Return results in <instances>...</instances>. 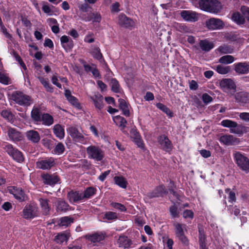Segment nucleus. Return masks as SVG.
<instances>
[{
	"mask_svg": "<svg viewBox=\"0 0 249 249\" xmlns=\"http://www.w3.org/2000/svg\"><path fill=\"white\" fill-rule=\"evenodd\" d=\"M168 193L167 190L163 184L157 186L152 192L146 194V197L152 199L156 197H163Z\"/></svg>",
	"mask_w": 249,
	"mask_h": 249,
	"instance_id": "obj_8",
	"label": "nucleus"
},
{
	"mask_svg": "<svg viewBox=\"0 0 249 249\" xmlns=\"http://www.w3.org/2000/svg\"><path fill=\"white\" fill-rule=\"evenodd\" d=\"M158 142L160 145V148L164 151L170 153L172 150L173 145L172 142L168 137L165 135H161L157 138Z\"/></svg>",
	"mask_w": 249,
	"mask_h": 249,
	"instance_id": "obj_7",
	"label": "nucleus"
},
{
	"mask_svg": "<svg viewBox=\"0 0 249 249\" xmlns=\"http://www.w3.org/2000/svg\"><path fill=\"white\" fill-rule=\"evenodd\" d=\"M23 218L28 219H33L37 216L38 208L35 205L29 204L26 205L23 210Z\"/></svg>",
	"mask_w": 249,
	"mask_h": 249,
	"instance_id": "obj_9",
	"label": "nucleus"
},
{
	"mask_svg": "<svg viewBox=\"0 0 249 249\" xmlns=\"http://www.w3.org/2000/svg\"><path fill=\"white\" fill-rule=\"evenodd\" d=\"M66 45H63V48L66 52H70L72 50V48L74 46V42L73 41L70 39L69 42L66 43Z\"/></svg>",
	"mask_w": 249,
	"mask_h": 249,
	"instance_id": "obj_60",
	"label": "nucleus"
},
{
	"mask_svg": "<svg viewBox=\"0 0 249 249\" xmlns=\"http://www.w3.org/2000/svg\"><path fill=\"white\" fill-rule=\"evenodd\" d=\"M1 115L3 118L7 120L8 122H12L14 121V116L10 111L3 110L1 112Z\"/></svg>",
	"mask_w": 249,
	"mask_h": 249,
	"instance_id": "obj_47",
	"label": "nucleus"
},
{
	"mask_svg": "<svg viewBox=\"0 0 249 249\" xmlns=\"http://www.w3.org/2000/svg\"><path fill=\"white\" fill-rule=\"evenodd\" d=\"M225 192L226 193H228L229 192V202L231 203H233V202H235L236 200V198L235 196V194L234 192L231 191V189L230 188H227L225 190Z\"/></svg>",
	"mask_w": 249,
	"mask_h": 249,
	"instance_id": "obj_57",
	"label": "nucleus"
},
{
	"mask_svg": "<svg viewBox=\"0 0 249 249\" xmlns=\"http://www.w3.org/2000/svg\"><path fill=\"white\" fill-rule=\"evenodd\" d=\"M67 197L71 203L77 202L83 199L82 194L77 191H71L68 193Z\"/></svg>",
	"mask_w": 249,
	"mask_h": 249,
	"instance_id": "obj_27",
	"label": "nucleus"
},
{
	"mask_svg": "<svg viewBox=\"0 0 249 249\" xmlns=\"http://www.w3.org/2000/svg\"><path fill=\"white\" fill-rule=\"evenodd\" d=\"M12 99L17 104L23 107H29L33 103L31 96L20 91L14 92L12 94Z\"/></svg>",
	"mask_w": 249,
	"mask_h": 249,
	"instance_id": "obj_2",
	"label": "nucleus"
},
{
	"mask_svg": "<svg viewBox=\"0 0 249 249\" xmlns=\"http://www.w3.org/2000/svg\"><path fill=\"white\" fill-rule=\"evenodd\" d=\"M96 192V189L93 187H89L87 188L82 194L83 199L89 198L91 197Z\"/></svg>",
	"mask_w": 249,
	"mask_h": 249,
	"instance_id": "obj_41",
	"label": "nucleus"
},
{
	"mask_svg": "<svg viewBox=\"0 0 249 249\" xmlns=\"http://www.w3.org/2000/svg\"><path fill=\"white\" fill-rule=\"evenodd\" d=\"M8 135L10 139L14 142H18L21 140L20 134L16 129L10 128L8 130Z\"/></svg>",
	"mask_w": 249,
	"mask_h": 249,
	"instance_id": "obj_33",
	"label": "nucleus"
},
{
	"mask_svg": "<svg viewBox=\"0 0 249 249\" xmlns=\"http://www.w3.org/2000/svg\"><path fill=\"white\" fill-rule=\"evenodd\" d=\"M115 183L123 189L127 187V182L125 178L123 176H115L113 178Z\"/></svg>",
	"mask_w": 249,
	"mask_h": 249,
	"instance_id": "obj_36",
	"label": "nucleus"
},
{
	"mask_svg": "<svg viewBox=\"0 0 249 249\" xmlns=\"http://www.w3.org/2000/svg\"><path fill=\"white\" fill-rule=\"evenodd\" d=\"M43 125L50 126L53 124L54 119L53 117L49 113H43L42 114L40 123Z\"/></svg>",
	"mask_w": 249,
	"mask_h": 249,
	"instance_id": "obj_29",
	"label": "nucleus"
},
{
	"mask_svg": "<svg viewBox=\"0 0 249 249\" xmlns=\"http://www.w3.org/2000/svg\"><path fill=\"white\" fill-rule=\"evenodd\" d=\"M156 106L158 109L165 113L168 117L170 118L173 117V112L166 106L161 103H158L156 104Z\"/></svg>",
	"mask_w": 249,
	"mask_h": 249,
	"instance_id": "obj_38",
	"label": "nucleus"
},
{
	"mask_svg": "<svg viewBox=\"0 0 249 249\" xmlns=\"http://www.w3.org/2000/svg\"><path fill=\"white\" fill-rule=\"evenodd\" d=\"M90 99L93 102L95 108L99 110H101L104 107V98L100 94H95L90 97Z\"/></svg>",
	"mask_w": 249,
	"mask_h": 249,
	"instance_id": "obj_24",
	"label": "nucleus"
},
{
	"mask_svg": "<svg viewBox=\"0 0 249 249\" xmlns=\"http://www.w3.org/2000/svg\"><path fill=\"white\" fill-rule=\"evenodd\" d=\"M245 127L242 125H239L237 123L236 126L233 127L231 129V132L239 135H241L244 133Z\"/></svg>",
	"mask_w": 249,
	"mask_h": 249,
	"instance_id": "obj_49",
	"label": "nucleus"
},
{
	"mask_svg": "<svg viewBox=\"0 0 249 249\" xmlns=\"http://www.w3.org/2000/svg\"><path fill=\"white\" fill-rule=\"evenodd\" d=\"M216 71L219 74H226L230 71V68L229 66L224 67L218 65L216 67Z\"/></svg>",
	"mask_w": 249,
	"mask_h": 249,
	"instance_id": "obj_53",
	"label": "nucleus"
},
{
	"mask_svg": "<svg viewBox=\"0 0 249 249\" xmlns=\"http://www.w3.org/2000/svg\"><path fill=\"white\" fill-rule=\"evenodd\" d=\"M73 218L69 216L62 217L60 219V225L61 226L68 227L73 222Z\"/></svg>",
	"mask_w": 249,
	"mask_h": 249,
	"instance_id": "obj_43",
	"label": "nucleus"
},
{
	"mask_svg": "<svg viewBox=\"0 0 249 249\" xmlns=\"http://www.w3.org/2000/svg\"><path fill=\"white\" fill-rule=\"evenodd\" d=\"M27 139L33 143H38L40 140V136L39 133L34 130L27 131L26 132Z\"/></svg>",
	"mask_w": 249,
	"mask_h": 249,
	"instance_id": "obj_26",
	"label": "nucleus"
},
{
	"mask_svg": "<svg viewBox=\"0 0 249 249\" xmlns=\"http://www.w3.org/2000/svg\"><path fill=\"white\" fill-rule=\"evenodd\" d=\"M65 150V146L64 144L59 142L55 146L53 149V153L55 154L60 155L62 154Z\"/></svg>",
	"mask_w": 249,
	"mask_h": 249,
	"instance_id": "obj_52",
	"label": "nucleus"
},
{
	"mask_svg": "<svg viewBox=\"0 0 249 249\" xmlns=\"http://www.w3.org/2000/svg\"><path fill=\"white\" fill-rule=\"evenodd\" d=\"M234 57L230 55H224L220 58L219 62L222 64H228L234 61Z\"/></svg>",
	"mask_w": 249,
	"mask_h": 249,
	"instance_id": "obj_50",
	"label": "nucleus"
},
{
	"mask_svg": "<svg viewBox=\"0 0 249 249\" xmlns=\"http://www.w3.org/2000/svg\"><path fill=\"white\" fill-rule=\"evenodd\" d=\"M235 102L240 105L249 104V93L245 91H239L234 93Z\"/></svg>",
	"mask_w": 249,
	"mask_h": 249,
	"instance_id": "obj_18",
	"label": "nucleus"
},
{
	"mask_svg": "<svg viewBox=\"0 0 249 249\" xmlns=\"http://www.w3.org/2000/svg\"><path fill=\"white\" fill-rule=\"evenodd\" d=\"M218 51L222 53H231L233 51V49L229 45L220 46L218 48Z\"/></svg>",
	"mask_w": 249,
	"mask_h": 249,
	"instance_id": "obj_51",
	"label": "nucleus"
},
{
	"mask_svg": "<svg viewBox=\"0 0 249 249\" xmlns=\"http://www.w3.org/2000/svg\"><path fill=\"white\" fill-rule=\"evenodd\" d=\"M234 71L239 74H245L249 73V62H238L234 64Z\"/></svg>",
	"mask_w": 249,
	"mask_h": 249,
	"instance_id": "obj_17",
	"label": "nucleus"
},
{
	"mask_svg": "<svg viewBox=\"0 0 249 249\" xmlns=\"http://www.w3.org/2000/svg\"><path fill=\"white\" fill-rule=\"evenodd\" d=\"M131 137L133 139V142L137 146L141 148H143L144 144L139 132L136 129H132L130 131Z\"/></svg>",
	"mask_w": 249,
	"mask_h": 249,
	"instance_id": "obj_23",
	"label": "nucleus"
},
{
	"mask_svg": "<svg viewBox=\"0 0 249 249\" xmlns=\"http://www.w3.org/2000/svg\"><path fill=\"white\" fill-rule=\"evenodd\" d=\"M219 142L226 145H234L238 144L240 140L239 138L234 137L231 135L225 134L222 135L219 139Z\"/></svg>",
	"mask_w": 249,
	"mask_h": 249,
	"instance_id": "obj_14",
	"label": "nucleus"
},
{
	"mask_svg": "<svg viewBox=\"0 0 249 249\" xmlns=\"http://www.w3.org/2000/svg\"><path fill=\"white\" fill-rule=\"evenodd\" d=\"M89 157L97 161H101L104 157V152L98 147L90 145L87 148Z\"/></svg>",
	"mask_w": 249,
	"mask_h": 249,
	"instance_id": "obj_6",
	"label": "nucleus"
},
{
	"mask_svg": "<svg viewBox=\"0 0 249 249\" xmlns=\"http://www.w3.org/2000/svg\"><path fill=\"white\" fill-rule=\"evenodd\" d=\"M67 100L75 107L78 108H80V104L79 103L78 99L74 96L72 95L71 97L67 99Z\"/></svg>",
	"mask_w": 249,
	"mask_h": 249,
	"instance_id": "obj_59",
	"label": "nucleus"
},
{
	"mask_svg": "<svg viewBox=\"0 0 249 249\" xmlns=\"http://www.w3.org/2000/svg\"><path fill=\"white\" fill-rule=\"evenodd\" d=\"M110 83L112 91L115 93L120 92V86L118 80L116 78H112Z\"/></svg>",
	"mask_w": 249,
	"mask_h": 249,
	"instance_id": "obj_48",
	"label": "nucleus"
},
{
	"mask_svg": "<svg viewBox=\"0 0 249 249\" xmlns=\"http://www.w3.org/2000/svg\"><path fill=\"white\" fill-rule=\"evenodd\" d=\"M111 206L114 208L119 210L121 212H125L126 211V208L122 204L117 202H112Z\"/></svg>",
	"mask_w": 249,
	"mask_h": 249,
	"instance_id": "obj_56",
	"label": "nucleus"
},
{
	"mask_svg": "<svg viewBox=\"0 0 249 249\" xmlns=\"http://www.w3.org/2000/svg\"><path fill=\"white\" fill-rule=\"evenodd\" d=\"M233 158L237 166L242 171L247 173L249 172V159L245 154L240 152H236L233 154Z\"/></svg>",
	"mask_w": 249,
	"mask_h": 249,
	"instance_id": "obj_3",
	"label": "nucleus"
},
{
	"mask_svg": "<svg viewBox=\"0 0 249 249\" xmlns=\"http://www.w3.org/2000/svg\"><path fill=\"white\" fill-rule=\"evenodd\" d=\"M209 0H199L198 1L199 8L204 11L213 10L212 8L210 9L211 6L209 5Z\"/></svg>",
	"mask_w": 249,
	"mask_h": 249,
	"instance_id": "obj_44",
	"label": "nucleus"
},
{
	"mask_svg": "<svg viewBox=\"0 0 249 249\" xmlns=\"http://www.w3.org/2000/svg\"><path fill=\"white\" fill-rule=\"evenodd\" d=\"M202 100L205 104H208L212 102L213 100V99L208 93H203L202 95Z\"/></svg>",
	"mask_w": 249,
	"mask_h": 249,
	"instance_id": "obj_61",
	"label": "nucleus"
},
{
	"mask_svg": "<svg viewBox=\"0 0 249 249\" xmlns=\"http://www.w3.org/2000/svg\"><path fill=\"white\" fill-rule=\"evenodd\" d=\"M79 17L81 20L85 22L92 21L93 23H100L102 20L101 14L97 12L83 14Z\"/></svg>",
	"mask_w": 249,
	"mask_h": 249,
	"instance_id": "obj_10",
	"label": "nucleus"
},
{
	"mask_svg": "<svg viewBox=\"0 0 249 249\" xmlns=\"http://www.w3.org/2000/svg\"><path fill=\"white\" fill-rule=\"evenodd\" d=\"M113 120L114 123L121 128L122 131L126 127L127 121L123 117L117 115L113 118Z\"/></svg>",
	"mask_w": 249,
	"mask_h": 249,
	"instance_id": "obj_32",
	"label": "nucleus"
},
{
	"mask_svg": "<svg viewBox=\"0 0 249 249\" xmlns=\"http://www.w3.org/2000/svg\"><path fill=\"white\" fill-rule=\"evenodd\" d=\"M183 217L184 218H191L193 219L194 216V212L191 210H185L182 213Z\"/></svg>",
	"mask_w": 249,
	"mask_h": 249,
	"instance_id": "obj_62",
	"label": "nucleus"
},
{
	"mask_svg": "<svg viewBox=\"0 0 249 249\" xmlns=\"http://www.w3.org/2000/svg\"><path fill=\"white\" fill-rule=\"evenodd\" d=\"M38 200L42 210V214L44 215H50L51 206L49 204V200L47 198H40Z\"/></svg>",
	"mask_w": 249,
	"mask_h": 249,
	"instance_id": "obj_21",
	"label": "nucleus"
},
{
	"mask_svg": "<svg viewBox=\"0 0 249 249\" xmlns=\"http://www.w3.org/2000/svg\"><path fill=\"white\" fill-rule=\"evenodd\" d=\"M38 79L39 80L40 82L45 88L47 91L49 92L50 93H53V92L54 88L53 87V86L49 83L47 79H45V78L42 76H38Z\"/></svg>",
	"mask_w": 249,
	"mask_h": 249,
	"instance_id": "obj_37",
	"label": "nucleus"
},
{
	"mask_svg": "<svg viewBox=\"0 0 249 249\" xmlns=\"http://www.w3.org/2000/svg\"><path fill=\"white\" fill-rule=\"evenodd\" d=\"M90 53L94 58L100 60L103 58V56L101 53L100 48L98 47L94 46Z\"/></svg>",
	"mask_w": 249,
	"mask_h": 249,
	"instance_id": "obj_42",
	"label": "nucleus"
},
{
	"mask_svg": "<svg viewBox=\"0 0 249 249\" xmlns=\"http://www.w3.org/2000/svg\"><path fill=\"white\" fill-rule=\"evenodd\" d=\"M118 102L119 104V107L120 109L122 110L123 114L126 117L129 116V110L125 101L123 99H119L118 100Z\"/></svg>",
	"mask_w": 249,
	"mask_h": 249,
	"instance_id": "obj_34",
	"label": "nucleus"
},
{
	"mask_svg": "<svg viewBox=\"0 0 249 249\" xmlns=\"http://www.w3.org/2000/svg\"><path fill=\"white\" fill-rule=\"evenodd\" d=\"M54 206L56 212L59 213H64L71 210V207L69 204L66 201L60 198L55 202Z\"/></svg>",
	"mask_w": 249,
	"mask_h": 249,
	"instance_id": "obj_15",
	"label": "nucleus"
},
{
	"mask_svg": "<svg viewBox=\"0 0 249 249\" xmlns=\"http://www.w3.org/2000/svg\"><path fill=\"white\" fill-rule=\"evenodd\" d=\"M118 24L125 28L131 29L134 26L135 22L125 14H121L118 16Z\"/></svg>",
	"mask_w": 249,
	"mask_h": 249,
	"instance_id": "obj_16",
	"label": "nucleus"
},
{
	"mask_svg": "<svg viewBox=\"0 0 249 249\" xmlns=\"http://www.w3.org/2000/svg\"><path fill=\"white\" fill-rule=\"evenodd\" d=\"M176 28L177 30L181 33H186L189 32V28L182 23H178Z\"/></svg>",
	"mask_w": 249,
	"mask_h": 249,
	"instance_id": "obj_58",
	"label": "nucleus"
},
{
	"mask_svg": "<svg viewBox=\"0 0 249 249\" xmlns=\"http://www.w3.org/2000/svg\"><path fill=\"white\" fill-rule=\"evenodd\" d=\"M3 147L14 160L18 163L24 162L25 158L23 154L18 148L14 147L11 144L7 142L3 144Z\"/></svg>",
	"mask_w": 249,
	"mask_h": 249,
	"instance_id": "obj_1",
	"label": "nucleus"
},
{
	"mask_svg": "<svg viewBox=\"0 0 249 249\" xmlns=\"http://www.w3.org/2000/svg\"><path fill=\"white\" fill-rule=\"evenodd\" d=\"M232 20L238 25L244 24L245 23V18L239 12L233 13L231 17Z\"/></svg>",
	"mask_w": 249,
	"mask_h": 249,
	"instance_id": "obj_35",
	"label": "nucleus"
},
{
	"mask_svg": "<svg viewBox=\"0 0 249 249\" xmlns=\"http://www.w3.org/2000/svg\"><path fill=\"white\" fill-rule=\"evenodd\" d=\"M220 124L225 127L230 128V130L236 126L237 123L231 120H223L221 122Z\"/></svg>",
	"mask_w": 249,
	"mask_h": 249,
	"instance_id": "obj_45",
	"label": "nucleus"
},
{
	"mask_svg": "<svg viewBox=\"0 0 249 249\" xmlns=\"http://www.w3.org/2000/svg\"><path fill=\"white\" fill-rule=\"evenodd\" d=\"M206 26L209 29H220L224 26L223 21L217 18H211L206 22Z\"/></svg>",
	"mask_w": 249,
	"mask_h": 249,
	"instance_id": "obj_19",
	"label": "nucleus"
},
{
	"mask_svg": "<svg viewBox=\"0 0 249 249\" xmlns=\"http://www.w3.org/2000/svg\"><path fill=\"white\" fill-rule=\"evenodd\" d=\"M209 4L211 6L210 8L213 9L212 10L207 11V12L212 13H217L221 9V3L217 0H209Z\"/></svg>",
	"mask_w": 249,
	"mask_h": 249,
	"instance_id": "obj_31",
	"label": "nucleus"
},
{
	"mask_svg": "<svg viewBox=\"0 0 249 249\" xmlns=\"http://www.w3.org/2000/svg\"><path fill=\"white\" fill-rule=\"evenodd\" d=\"M228 211L231 214L233 213L235 216L240 214V210L237 206H233V205H229L227 206Z\"/></svg>",
	"mask_w": 249,
	"mask_h": 249,
	"instance_id": "obj_55",
	"label": "nucleus"
},
{
	"mask_svg": "<svg viewBox=\"0 0 249 249\" xmlns=\"http://www.w3.org/2000/svg\"><path fill=\"white\" fill-rule=\"evenodd\" d=\"M10 192L13 195L15 198L20 202H22L25 200V194L22 188L13 186L10 190Z\"/></svg>",
	"mask_w": 249,
	"mask_h": 249,
	"instance_id": "obj_20",
	"label": "nucleus"
},
{
	"mask_svg": "<svg viewBox=\"0 0 249 249\" xmlns=\"http://www.w3.org/2000/svg\"><path fill=\"white\" fill-rule=\"evenodd\" d=\"M180 17L185 21L195 22L198 19V14L192 10H182L180 13Z\"/></svg>",
	"mask_w": 249,
	"mask_h": 249,
	"instance_id": "obj_11",
	"label": "nucleus"
},
{
	"mask_svg": "<svg viewBox=\"0 0 249 249\" xmlns=\"http://www.w3.org/2000/svg\"><path fill=\"white\" fill-rule=\"evenodd\" d=\"M241 11L245 18L249 21V7L246 6H243L241 8Z\"/></svg>",
	"mask_w": 249,
	"mask_h": 249,
	"instance_id": "obj_63",
	"label": "nucleus"
},
{
	"mask_svg": "<svg viewBox=\"0 0 249 249\" xmlns=\"http://www.w3.org/2000/svg\"><path fill=\"white\" fill-rule=\"evenodd\" d=\"M0 83L5 85H8L12 83V81L7 74L0 72Z\"/></svg>",
	"mask_w": 249,
	"mask_h": 249,
	"instance_id": "obj_46",
	"label": "nucleus"
},
{
	"mask_svg": "<svg viewBox=\"0 0 249 249\" xmlns=\"http://www.w3.org/2000/svg\"><path fill=\"white\" fill-rule=\"evenodd\" d=\"M118 244L119 247L128 249L132 245V241L126 236L120 235L118 240Z\"/></svg>",
	"mask_w": 249,
	"mask_h": 249,
	"instance_id": "obj_25",
	"label": "nucleus"
},
{
	"mask_svg": "<svg viewBox=\"0 0 249 249\" xmlns=\"http://www.w3.org/2000/svg\"><path fill=\"white\" fill-rule=\"evenodd\" d=\"M199 46L202 50L205 52H209L213 48V44L207 40H200Z\"/></svg>",
	"mask_w": 249,
	"mask_h": 249,
	"instance_id": "obj_40",
	"label": "nucleus"
},
{
	"mask_svg": "<svg viewBox=\"0 0 249 249\" xmlns=\"http://www.w3.org/2000/svg\"><path fill=\"white\" fill-rule=\"evenodd\" d=\"M105 217L106 219L109 220H114L117 218L116 213L112 212H107L105 215Z\"/></svg>",
	"mask_w": 249,
	"mask_h": 249,
	"instance_id": "obj_64",
	"label": "nucleus"
},
{
	"mask_svg": "<svg viewBox=\"0 0 249 249\" xmlns=\"http://www.w3.org/2000/svg\"><path fill=\"white\" fill-rule=\"evenodd\" d=\"M56 159L53 157H46L39 159L36 162V167L42 170H50L55 166Z\"/></svg>",
	"mask_w": 249,
	"mask_h": 249,
	"instance_id": "obj_5",
	"label": "nucleus"
},
{
	"mask_svg": "<svg viewBox=\"0 0 249 249\" xmlns=\"http://www.w3.org/2000/svg\"><path fill=\"white\" fill-rule=\"evenodd\" d=\"M43 182L46 185L54 186L60 181V178L55 174H50L48 173L41 175Z\"/></svg>",
	"mask_w": 249,
	"mask_h": 249,
	"instance_id": "obj_13",
	"label": "nucleus"
},
{
	"mask_svg": "<svg viewBox=\"0 0 249 249\" xmlns=\"http://www.w3.org/2000/svg\"><path fill=\"white\" fill-rule=\"evenodd\" d=\"M175 235L184 246L189 245V240L184 234L182 225L180 223H177L175 225Z\"/></svg>",
	"mask_w": 249,
	"mask_h": 249,
	"instance_id": "obj_12",
	"label": "nucleus"
},
{
	"mask_svg": "<svg viewBox=\"0 0 249 249\" xmlns=\"http://www.w3.org/2000/svg\"><path fill=\"white\" fill-rule=\"evenodd\" d=\"M169 212L173 218H175L179 216V212L178 210V207L175 204H174L169 208Z\"/></svg>",
	"mask_w": 249,
	"mask_h": 249,
	"instance_id": "obj_54",
	"label": "nucleus"
},
{
	"mask_svg": "<svg viewBox=\"0 0 249 249\" xmlns=\"http://www.w3.org/2000/svg\"><path fill=\"white\" fill-rule=\"evenodd\" d=\"M220 89L225 92L233 95L236 92L235 82L230 78H223L219 81Z\"/></svg>",
	"mask_w": 249,
	"mask_h": 249,
	"instance_id": "obj_4",
	"label": "nucleus"
},
{
	"mask_svg": "<svg viewBox=\"0 0 249 249\" xmlns=\"http://www.w3.org/2000/svg\"><path fill=\"white\" fill-rule=\"evenodd\" d=\"M53 132L55 136L60 140L64 137V128L59 124H56L53 126Z\"/></svg>",
	"mask_w": 249,
	"mask_h": 249,
	"instance_id": "obj_30",
	"label": "nucleus"
},
{
	"mask_svg": "<svg viewBox=\"0 0 249 249\" xmlns=\"http://www.w3.org/2000/svg\"><path fill=\"white\" fill-rule=\"evenodd\" d=\"M31 116L33 121L36 124L40 123L42 114L40 109L37 107H34L31 112Z\"/></svg>",
	"mask_w": 249,
	"mask_h": 249,
	"instance_id": "obj_28",
	"label": "nucleus"
},
{
	"mask_svg": "<svg viewBox=\"0 0 249 249\" xmlns=\"http://www.w3.org/2000/svg\"><path fill=\"white\" fill-rule=\"evenodd\" d=\"M85 237L86 239L88 240L89 241L92 243H95L97 242H99L104 240L105 236V234L102 232H97L91 234H86L85 236Z\"/></svg>",
	"mask_w": 249,
	"mask_h": 249,
	"instance_id": "obj_22",
	"label": "nucleus"
},
{
	"mask_svg": "<svg viewBox=\"0 0 249 249\" xmlns=\"http://www.w3.org/2000/svg\"><path fill=\"white\" fill-rule=\"evenodd\" d=\"M69 239V235L65 232L58 233L54 237V241L58 244H62L64 242H67Z\"/></svg>",
	"mask_w": 249,
	"mask_h": 249,
	"instance_id": "obj_39",
	"label": "nucleus"
}]
</instances>
